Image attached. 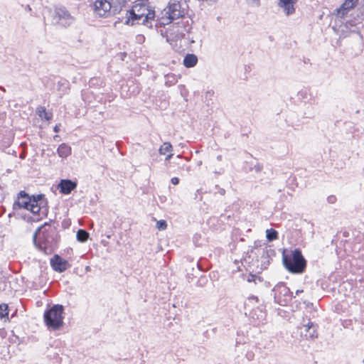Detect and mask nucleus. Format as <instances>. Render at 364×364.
<instances>
[{"mask_svg": "<svg viewBox=\"0 0 364 364\" xmlns=\"http://www.w3.org/2000/svg\"><path fill=\"white\" fill-rule=\"evenodd\" d=\"M27 10H29V11H31V9L30 6H28V5L27 6Z\"/></svg>", "mask_w": 364, "mask_h": 364, "instance_id": "46", "label": "nucleus"}, {"mask_svg": "<svg viewBox=\"0 0 364 364\" xmlns=\"http://www.w3.org/2000/svg\"><path fill=\"white\" fill-rule=\"evenodd\" d=\"M77 186V181L61 179L57 186L59 192L63 195H69Z\"/></svg>", "mask_w": 364, "mask_h": 364, "instance_id": "14", "label": "nucleus"}, {"mask_svg": "<svg viewBox=\"0 0 364 364\" xmlns=\"http://www.w3.org/2000/svg\"><path fill=\"white\" fill-rule=\"evenodd\" d=\"M358 3V0H346L339 8H337L334 11V14L338 16L343 18L347 13L355 6Z\"/></svg>", "mask_w": 364, "mask_h": 364, "instance_id": "15", "label": "nucleus"}, {"mask_svg": "<svg viewBox=\"0 0 364 364\" xmlns=\"http://www.w3.org/2000/svg\"><path fill=\"white\" fill-rule=\"evenodd\" d=\"M282 190H283V189L279 188V189L278 190V191H279V192H281V191H282Z\"/></svg>", "mask_w": 364, "mask_h": 364, "instance_id": "49", "label": "nucleus"}, {"mask_svg": "<svg viewBox=\"0 0 364 364\" xmlns=\"http://www.w3.org/2000/svg\"><path fill=\"white\" fill-rule=\"evenodd\" d=\"M94 14L99 17L107 18L112 14L109 0H95L92 5Z\"/></svg>", "mask_w": 364, "mask_h": 364, "instance_id": "11", "label": "nucleus"}, {"mask_svg": "<svg viewBox=\"0 0 364 364\" xmlns=\"http://www.w3.org/2000/svg\"><path fill=\"white\" fill-rule=\"evenodd\" d=\"M245 358L251 361L255 358V353L252 350H248L245 354Z\"/></svg>", "mask_w": 364, "mask_h": 364, "instance_id": "33", "label": "nucleus"}, {"mask_svg": "<svg viewBox=\"0 0 364 364\" xmlns=\"http://www.w3.org/2000/svg\"><path fill=\"white\" fill-rule=\"evenodd\" d=\"M255 251H256V247L245 252L241 259V263L245 267L247 271L259 273V259Z\"/></svg>", "mask_w": 364, "mask_h": 364, "instance_id": "10", "label": "nucleus"}, {"mask_svg": "<svg viewBox=\"0 0 364 364\" xmlns=\"http://www.w3.org/2000/svg\"><path fill=\"white\" fill-rule=\"evenodd\" d=\"M282 263L285 269L292 274H302L305 272L307 262L302 255L301 250L296 248L287 252H282Z\"/></svg>", "mask_w": 364, "mask_h": 364, "instance_id": "3", "label": "nucleus"}, {"mask_svg": "<svg viewBox=\"0 0 364 364\" xmlns=\"http://www.w3.org/2000/svg\"><path fill=\"white\" fill-rule=\"evenodd\" d=\"M11 215H12V213L9 214V217H11Z\"/></svg>", "mask_w": 364, "mask_h": 364, "instance_id": "50", "label": "nucleus"}, {"mask_svg": "<svg viewBox=\"0 0 364 364\" xmlns=\"http://www.w3.org/2000/svg\"><path fill=\"white\" fill-rule=\"evenodd\" d=\"M274 301L281 306H287L295 298L293 293L284 283H279L272 289Z\"/></svg>", "mask_w": 364, "mask_h": 364, "instance_id": "7", "label": "nucleus"}, {"mask_svg": "<svg viewBox=\"0 0 364 364\" xmlns=\"http://www.w3.org/2000/svg\"><path fill=\"white\" fill-rule=\"evenodd\" d=\"M171 182L173 185H178L179 183V178L178 177H173L171 179Z\"/></svg>", "mask_w": 364, "mask_h": 364, "instance_id": "35", "label": "nucleus"}, {"mask_svg": "<svg viewBox=\"0 0 364 364\" xmlns=\"http://www.w3.org/2000/svg\"><path fill=\"white\" fill-rule=\"evenodd\" d=\"M363 172L364 173V167L363 168Z\"/></svg>", "mask_w": 364, "mask_h": 364, "instance_id": "51", "label": "nucleus"}, {"mask_svg": "<svg viewBox=\"0 0 364 364\" xmlns=\"http://www.w3.org/2000/svg\"><path fill=\"white\" fill-rule=\"evenodd\" d=\"M9 309L8 305L6 304H0V319L9 320Z\"/></svg>", "mask_w": 364, "mask_h": 364, "instance_id": "27", "label": "nucleus"}, {"mask_svg": "<svg viewBox=\"0 0 364 364\" xmlns=\"http://www.w3.org/2000/svg\"><path fill=\"white\" fill-rule=\"evenodd\" d=\"M198 60V57L195 54L188 53L183 58V65L187 68H193L196 65Z\"/></svg>", "mask_w": 364, "mask_h": 364, "instance_id": "19", "label": "nucleus"}, {"mask_svg": "<svg viewBox=\"0 0 364 364\" xmlns=\"http://www.w3.org/2000/svg\"><path fill=\"white\" fill-rule=\"evenodd\" d=\"M173 150V146L170 142H164L159 149V152L161 155H165L167 152H170Z\"/></svg>", "mask_w": 364, "mask_h": 364, "instance_id": "28", "label": "nucleus"}, {"mask_svg": "<svg viewBox=\"0 0 364 364\" xmlns=\"http://www.w3.org/2000/svg\"><path fill=\"white\" fill-rule=\"evenodd\" d=\"M50 264L55 272L59 273L65 272L70 267L69 262L58 255H55L50 259Z\"/></svg>", "mask_w": 364, "mask_h": 364, "instance_id": "13", "label": "nucleus"}, {"mask_svg": "<svg viewBox=\"0 0 364 364\" xmlns=\"http://www.w3.org/2000/svg\"><path fill=\"white\" fill-rule=\"evenodd\" d=\"M130 10H134L135 13L141 14L144 16H145L147 13L155 12L154 10L150 9L144 2L136 3Z\"/></svg>", "mask_w": 364, "mask_h": 364, "instance_id": "18", "label": "nucleus"}, {"mask_svg": "<svg viewBox=\"0 0 364 364\" xmlns=\"http://www.w3.org/2000/svg\"><path fill=\"white\" fill-rule=\"evenodd\" d=\"M124 24L127 26L144 25L149 28L156 27V16L155 12L147 13L145 16L136 14L134 10H127Z\"/></svg>", "mask_w": 364, "mask_h": 364, "instance_id": "6", "label": "nucleus"}, {"mask_svg": "<svg viewBox=\"0 0 364 364\" xmlns=\"http://www.w3.org/2000/svg\"><path fill=\"white\" fill-rule=\"evenodd\" d=\"M206 282H207V278L205 276L201 277L199 280V282L203 283V284H205Z\"/></svg>", "mask_w": 364, "mask_h": 364, "instance_id": "38", "label": "nucleus"}, {"mask_svg": "<svg viewBox=\"0 0 364 364\" xmlns=\"http://www.w3.org/2000/svg\"><path fill=\"white\" fill-rule=\"evenodd\" d=\"M57 87L59 91L65 92L69 90V82L65 79L60 80L58 82Z\"/></svg>", "mask_w": 364, "mask_h": 364, "instance_id": "29", "label": "nucleus"}, {"mask_svg": "<svg viewBox=\"0 0 364 364\" xmlns=\"http://www.w3.org/2000/svg\"><path fill=\"white\" fill-rule=\"evenodd\" d=\"M120 58L122 60H124V58L127 56V53L123 52L119 53Z\"/></svg>", "mask_w": 364, "mask_h": 364, "instance_id": "40", "label": "nucleus"}, {"mask_svg": "<svg viewBox=\"0 0 364 364\" xmlns=\"http://www.w3.org/2000/svg\"><path fill=\"white\" fill-rule=\"evenodd\" d=\"M250 274L247 277V281L248 282H254L257 284V274L255 272L249 271Z\"/></svg>", "mask_w": 364, "mask_h": 364, "instance_id": "30", "label": "nucleus"}, {"mask_svg": "<svg viewBox=\"0 0 364 364\" xmlns=\"http://www.w3.org/2000/svg\"><path fill=\"white\" fill-rule=\"evenodd\" d=\"M221 158H222V156H221L220 155H219V156H217V159H218V161H220V160H221Z\"/></svg>", "mask_w": 364, "mask_h": 364, "instance_id": "45", "label": "nucleus"}, {"mask_svg": "<svg viewBox=\"0 0 364 364\" xmlns=\"http://www.w3.org/2000/svg\"><path fill=\"white\" fill-rule=\"evenodd\" d=\"M58 135H55V136H54V139H58Z\"/></svg>", "mask_w": 364, "mask_h": 364, "instance_id": "47", "label": "nucleus"}, {"mask_svg": "<svg viewBox=\"0 0 364 364\" xmlns=\"http://www.w3.org/2000/svg\"><path fill=\"white\" fill-rule=\"evenodd\" d=\"M89 232L84 229H79L76 234L77 241L80 242H85L89 237Z\"/></svg>", "mask_w": 364, "mask_h": 364, "instance_id": "23", "label": "nucleus"}, {"mask_svg": "<svg viewBox=\"0 0 364 364\" xmlns=\"http://www.w3.org/2000/svg\"><path fill=\"white\" fill-rule=\"evenodd\" d=\"M255 252L259 259V273H260L261 271L266 269L267 267L269 265L270 261L272 260V257H274L276 255V252L274 250L268 247H256V251Z\"/></svg>", "mask_w": 364, "mask_h": 364, "instance_id": "9", "label": "nucleus"}, {"mask_svg": "<svg viewBox=\"0 0 364 364\" xmlns=\"http://www.w3.org/2000/svg\"><path fill=\"white\" fill-rule=\"evenodd\" d=\"M37 112L41 118L44 119L46 121H50L53 116L52 113L48 112L44 107H38Z\"/></svg>", "mask_w": 364, "mask_h": 364, "instance_id": "21", "label": "nucleus"}, {"mask_svg": "<svg viewBox=\"0 0 364 364\" xmlns=\"http://www.w3.org/2000/svg\"><path fill=\"white\" fill-rule=\"evenodd\" d=\"M263 168V166L259 163H257L251 168L252 171H255L256 173H259Z\"/></svg>", "mask_w": 364, "mask_h": 364, "instance_id": "32", "label": "nucleus"}, {"mask_svg": "<svg viewBox=\"0 0 364 364\" xmlns=\"http://www.w3.org/2000/svg\"><path fill=\"white\" fill-rule=\"evenodd\" d=\"M173 156V154H168L166 156V161H169Z\"/></svg>", "mask_w": 364, "mask_h": 364, "instance_id": "41", "label": "nucleus"}, {"mask_svg": "<svg viewBox=\"0 0 364 364\" xmlns=\"http://www.w3.org/2000/svg\"><path fill=\"white\" fill-rule=\"evenodd\" d=\"M59 235L55 227L45 223L38 228L33 236V243L37 249L45 255L53 253L58 245Z\"/></svg>", "mask_w": 364, "mask_h": 364, "instance_id": "1", "label": "nucleus"}, {"mask_svg": "<svg viewBox=\"0 0 364 364\" xmlns=\"http://www.w3.org/2000/svg\"><path fill=\"white\" fill-rule=\"evenodd\" d=\"M64 307L61 304H54L45 311L43 320L49 329L56 331L63 326Z\"/></svg>", "mask_w": 364, "mask_h": 364, "instance_id": "5", "label": "nucleus"}, {"mask_svg": "<svg viewBox=\"0 0 364 364\" xmlns=\"http://www.w3.org/2000/svg\"><path fill=\"white\" fill-rule=\"evenodd\" d=\"M262 281H263V279H262L261 277H259V276H258V275L257 274V283L258 282H262Z\"/></svg>", "mask_w": 364, "mask_h": 364, "instance_id": "42", "label": "nucleus"}, {"mask_svg": "<svg viewBox=\"0 0 364 364\" xmlns=\"http://www.w3.org/2000/svg\"><path fill=\"white\" fill-rule=\"evenodd\" d=\"M48 206V202L46 196L43 193L29 195L25 191H19L12 205L13 210L16 211L25 209L31 213L41 210L43 215L46 214V207Z\"/></svg>", "mask_w": 364, "mask_h": 364, "instance_id": "2", "label": "nucleus"}, {"mask_svg": "<svg viewBox=\"0 0 364 364\" xmlns=\"http://www.w3.org/2000/svg\"><path fill=\"white\" fill-rule=\"evenodd\" d=\"M346 27L349 29V32L351 33H355L357 34L360 39H363V36L361 35L360 32L359 31V28L353 23L352 21H347L346 24Z\"/></svg>", "mask_w": 364, "mask_h": 364, "instance_id": "22", "label": "nucleus"}, {"mask_svg": "<svg viewBox=\"0 0 364 364\" xmlns=\"http://www.w3.org/2000/svg\"><path fill=\"white\" fill-rule=\"evenodd\" d=\"M161 14V16H156V28L165 26L173 20L183 18L185 11L181 8V0H170Z\"/></svg>", "mask_w": 364, "mask_h": 364, "instance_id": "4", "label": "nucleus"}, {"mask_svg": "<svg viewBox=\"0 0 364 364\" xmlns=\"http://www.w3.org/2000/svg\"><path fill=\"white\" fill-rule=\"evenodd\" d=\"M337 198L335 196L331 195L327 198V202L330 204H333L336 202Z\"/></svg>", "mask_w": 364, "mask_h": 364, "instance_id": "34", "label": "nucleus"}, {"mask_svg": "<svg viewBox=\"0 0 364 364\" xmlns=\"http://www.w3.org/2000/svg\"><path fill=\"white\" fill-rule=\"evenodd\" d=\"M167 228V223L164 220H160L156 222V228L159 230H164Z\"/></svg>", "mask_w": 364, "mask_h": 364, "instance_id": "31", "label": "nucleus"}, {"mask_svg": "<svg viewBox=\"0 0 364 364\" xmlns=\"http://www.w3.org/2000/svg\"><path fill=\"white\" fill-rule=\"evenodd\" d=\"M306 320H306L304 319L303 323L299 327L301 336L306 340L314 339L318 336L317 325L311 322L309 318Z\"/></svg>", "mask_w": 364, "mask_h": 364, "instance_id": "12", "label": "nucleus"}, {"mask_svg": "<svg viewBox=\"0 0 364 364\" xmlns=\"http://www.w3.org/2000/svg\"><path fill=\"white\" fill-rule=\"evenodd\" d=\"M363 363H364V359L363 360Z\"/></svg>", "mask_w": 364, "mask_h": 364, "instance_id": "52", "label": "nucleus"}, {"mask_svg": "<svg viewBox=\"0 0 364 364\" xmlns=\"http://www.w3.org/2000/svg\"><path fill=\"white\" fill-rule=\"evenodd\" d=\"M74 22V18L65 7L55 8L52 23L60 27H68Z\"/></svg>", "mask_w": 364, "mask_h": 364, "instance_id": "8", "label": "nucleus"}, {"mask_svg": "<svg viewBox=\"0 0 364 364\" xmlns=\"http://www.w3.org/2000/svg\"><path fill=\"white\" fill-rule=\"evenodd\" d=\"M218 193L220 195L223 196L225 193V190L224 188H220Z\"/></svg>", "mask_w": 364, "mask_h": 364, "instance_id": "39", "label": "nucleus"}, {"mask_svg": "<svg viewBox=\"0 0 364 364\" xmlns=\"http://www.w3.org/2000/svg\"><path fill=\"white\" fill-rule=\"evenodd\" d=\"M57 153L60 157L65 159L71 154L72 149L68 144L63 143L58 147Z\"/></svg>", "mask_w": 364, "mask_h": 364, "instance_id": "20", "label": "nucleus"}, {"mask_svg": "<svg viewBox=\"0 0 364 364\" xmlns=\"http://www.w3.org/2000/svg\"><path fill=\"white\" fill-rule=\"evenodd\" d=\"M213 95H214V91H213V90H208V91L206 92V94H205L206 97H208V96H209V97H212Z\"/></svg>", "mask_w": 364, "mask_h": 364, "instance_id": "37", "label": "nucleus"}, {"mask_svg": "<svg viewBox=\"0 0 364 364\" xmlns=\"http://www.w3.org/2000/svg\"><path fill=\"white\" fill-rule=\"evenodd\" d=\"M48 210L49 207H46V214H43L44 215H42L41 211L38 210L36 213H31V215L27 213L22 214L21 215V218L28 223H37L48 216Z\"/></svg>", "mask_w": 364, "mask_h": 364, "instance_id": "16", "label": "nucleus"}, {"mask_svg": "<svg viewBox=\"0 0 364 364\" xmlns=\"http://www.w3.org/2000/svg\"><path fill=\"white\" fill-rule=\"evenodd\" d=\"M266 237L268 241L272 242L278 238V232L273 228L266 230Z\"/></svg>", "mask_w": 364, "mask_h": 364, "instance_id": "26", "label": "nucleus"}, {"mask_svg": "<svg viewBox=\"0 0 364 364\" xmlns=\"http://www.w3.org/2000/svg\"><path fill=\"white\" fill-rule=\"evenodd\" d=\"M177 81V76L175 74L168 73L165 75V85L168 87L175 85Z\"/></svg>", "mask_w": 364, "mask_h": 364, "instance_id": "24", "label": "nucleus"}, {"mask_svg": "<svg viewBox=\"0 0 364 364\" xmlns=\"http://www.w3.org/2000/svg\"><path fill=\"white\" fill-rule=\"evenodd\" d=\"M58 135H55V136H54V139H58Z\"/></svg>", "mask_w": 364, "mask_h": 364, "instance_id": "48", "label": "nucleus"}, {"mask_svg": "<svg viewBox=\"0 0 364 364\" xmlns=\"http://www.w3.org/2000/svg\"><path fill=\"white\" fill-rule=\"evenodd\" d=\"M60 124H56L54 127H53V131L55 132V133H58L60 132Z\"/></svg>", "mask_w": 364, "mask_h": 364, "instance_id": "36", "label": "nucleus"}, {"mask_svg": "<svg viewBox=\"0 0 364 364\" xmlns=\"http://www.w3.org/2000/svg\"><path fill=\"white\" fill-rule=\"evenodd\" d=\"M303 292V290L302 289H297L296 291V294L298 295L300 293Z\"/></svg>", "mask_w": 364, "mask_h": 364, "instance_id": "43", "label": "nucleus"}, {"mask_svg": "<svg viewBox=\"0 0 364 364\" xmlns=\"http://www.w3.org/2000/svg\"><path fill=\"white\" fill-rule=\"evenodd\" d=\"M250 299H255V300L257 301L258 298L257 296H252L249 298V300H250Z\"/></svg>", "mask_w": 364, "mask_h": 364, "instance_id": "44", "label": "nucleus"}, {"mask_svg": "<svg viewBox=\"0 0 364 364\" xmlns=\"http://www.w3.org/2000/svg\"><path fill=\"white\" fill-rule=\"evenodd\" d=\"M297 0H279V6L284 9V13L289 16L295 12L294 4Z\"/></svg>", "mask_w": 364, "mask_h": 364, "instance_id": "17", "label": "nucleus"}, {"mask_svg": "<svg viewBox=\"0 0 364 364\" xmlns=\"http://www.w3.org/2000/svg\"><path fill=\"white\" fill-rule=\"evenodd\" d=\"M287 186L291 191H294L298 186L296 177L294 175H291L287 180Z\"/></svg>", "mask_w": 364, "mask_h": 364, "instance_id": "25", "label": "nucleus"}]
</instances>
